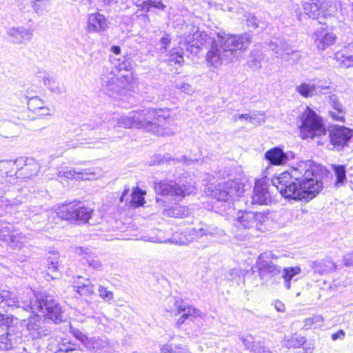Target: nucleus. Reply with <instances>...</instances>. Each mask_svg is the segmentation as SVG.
<instances>
[{
  "instance_id": "37",
  "label": "nucleus",
  "mask_w": 353,
  "mask_h": 353,
  "mask_svg": "<svg viewBox=\"0 0 353 353\" xmlns=\"http://www.w3.org/2000/svg\"><path fill=\"white\" fill-rule=\"evenodd\" d=\"M43 83L51 92L55 94H60L65 92V88L63 83L50 77H44Z\"/></svg>"
},
{
  "instance_id": "46",
  "label": "nucleus",
  "mask_w": 353,
  "mask_h": 353,
  "mask_svg": "<svg viewBox=\"0 0 353 353\" xmlns=\"http://www.w3.org/2000/svg\"><path fill=\"white\" fill-rule=\"evenodd\" d=\"M43 105H44L43 101L41 100L37 96L28 98V101H27L28 108L30 110L32 111L34 113L37 110H39Z\"/></svg>"
},
{
  "instance_id": "33",
  "label": "nucleus",
  "mask_w": 353,
  "mask_h": 353,
  "mask_svg": "<svg viewBox=\"0 0 353 353\" xmlns=\"http://www.w3.org/2000/svg\"><path fill=\"white\" fill-rule=\"evenodd\" d=\"M138 116V114H134L132 111L128 114L119 117L117 119L115 128H136V125L139 124L137 122Z\"/></svg>"
},
{
  "instance_id": "58",
  "label": "nucleus",
  "mask_w": 353,
  "mask_h": 353,
  "mask_svg": "<svg viewBox=\"0 0 353 353\" xmlns=\"http://www.w3.org/2000/svg\"><path fill=\"white\" fill-rule=\"evenodd\" d=\"M176 343L168 342L160 346L161 353H175L176 348Z\"/></svg>"
},
{
  "instance_id": "43",
  "label": "nucleus",
  "mask_w": 353,
  "mask_h": 353,
  "mask_svg": "<svg viewBox=\"0 0 353 353\" xmlns=\"http://www.w3.org/2000/svg\"><path fill=\"white\" fill-rule=\"evenodd\" d=\"M26 216H29L30 218H32L34 216H37V214H41L43 216H50L49 219L51 216H54V211H45L43 210L42 208L40 206H32L29 208L26 212Z\"/></svg>"
},
{
  "instance_id": "35",
  "label": "nucleus",
  "mask_w": 353,
  "mask_h": 353,
  "mask_svg": "<svg viewBox=\"0 0 353 353\" xmlns=\"http://www.w3.org/2000/svg\"><path fill=\"white\" fill-rule=\"evenodd\" d=\"M189 209L185 206L175 205L165 209L163 214L174 218H183L190 214Z\"/></svg>"
},
{
  "instance_id": "31",
  "label": "nucleus",
  "mask_w": 353,
  "mask_h": 353,
  "mask_svg": "<svg viewBox=\"0 0 353 353\" xmlns=\"http://www.w3.org/2000/svg\"><path fill=\"white\" fill-rule=\"evenodd\" d=\"M76 252L84 255L83 257L90 267L97 270H101L102 264L101 261L97 256L93 255L88 248L79 247L76 249Z\"/></svg>"
},
{
  "instance_id": "12",
  "label": "nucleus",
  "mask_w": 353,
  "mask_h": 353,
  "mask_svg": "<svg viewBox=\"0 0 353 353\" xmlns=\"http://www.w3.org/2000/svg\"><path fill=\"white\" fill-rule=\"evenodd\" d=\"M169 302L174 304L175 308L166 309L167 311L170 312H175L174 314H180L181 316L177 319L176 325L180 327L183 324L186 320L190 319L194 321L196 318L201 316V312L196 307L190 305L182 300H176L174 299H170Z\"/></svg>"
},
{
  "instance_id": "60",
  "label": "nucleus",
  "mask_w": 353,
  "mask_h": 353,
  "mask_svg": "<svg viewBox=\"0 0 353 353\" xmlns=\"http://www.w3.org/2000/svg\"><path fill=\"white\" fill-rule=\"evenodd\" d=\"M330 116L336 121H343L345 118V111L330 110Z\"/></svg>"
},
{
  "instance_id": "51",
  "label": "nucleus",
  "mask_w": 353,
  "mask_h": 353,
  "mask_svg": "<svg viewBox=\"0 0 353 353\" xmlns=\"http://www.w3.org/2000/svg\"><path fill=\"white\" fill-rule=\"evenodd\" d=\"M50 255L49 256L48 259V268L50 271L53 272L57 270L58 259L59 257V254L57 252L55 251L50 252Z\"/></svg>"
},
{
  "instance_id": "13",
  "label": "nucleus",
  "mask_w": 353,
  "mask_h": 353,
  "mask_svg": "<svg viewBox=\"0 0 353 353\" xmlns=\"http://www.w3.org/2000/svg\"><path fill=\"white\" fill-rule=\"evenodd\" d=\"M26 326L29 335L33 340L41 339L48 336L51 331L46 326L42 317L38 314L28 318Z\"/></svg>"
},
{
  "instance_id": "1",
  "label": "nucleus",
  "mask_w": 353,
  "mask_h": 353,
  "mask_svg": "<svg viewBox=\"0 0 353 353\" xmlns=\"http://www.w3.org/2000/svg\"><path fill=\"white\" fill-rule=\"evenodd\" d=\"M185 28L190 30V33L180 36L181 38L179 43L181 49L170 54V61L175 63L180 64L183 61L184 49L194 52V48L199 49L207 46L210 47L206 54L208 65L219 68L224 61L232 62L238 59L252 41L248 34L232 35L219 32L214 36H209L191 25H186Z\"/></svg>"
},
{
  "instance_id": "26",
  "label": "nucleus",
  "mask_w": 353,
  "mask_h": 353,
  "mask_svg": "<svg viewBox=\"0 0 353 353\" xmlns=\"http://www.w3.org/2000/svg\"><path fill=\"white\" fill-rule=\"evenodd\" d=\"M86 347L88 349L101 351L103 353H113V349L105 337H90L86 342Z\"/></svg>"
},
{
  "instance_id": "7",
  "label": "nucleus",
  "mask_w": 353,
  "mask_h": 353,
  "mask_svg": "<svg viewBox=\"0 0 353 353\" xmlns=\"http://www.w3.org/2000/svg\"><path fill=\"white\" fill-rule=\"evenodd\" d=\"M194 186L185 183L181 179L174 180H162L154 185V190L157 194L170 196L174 201H181L186 195L194 192Z\"/></svg>"
},
{
  "instance_id": "50",
  "label": "nucleus",
  "mask_w": 353,
  "mask_h": 353,
  "mask_svg": "<svg viewBox=\"0 0 353 353\" xmlns=\"http://www.w3.org/2000/svg\"><path fill=\"white\" fill-rule=\"evenodd\" d=\"M305 342L304 337L294 335L286 341L285 346L288 348H297L303 345Z\"/></svg>"
},
{
  "instance_id": "32",
  "label": "nucleus",
  "mask_w": 353,
  "mask_h": 353,
  "mask_svg": "<svg viewBox=\"0 0 353 353\" xmlns=\"http://www.w3.org/2000/svg\"><path fill=\"white\" fill-rule=\"evenodd\" d=\"M48 347L50 350L54 352H66L72 350V345L68 341L61 337L51 338Z\"/></svg>"
},
{
  "instance_id": "34",
  "label": "nucleus",
  "mask_w": 353,
  "mask_h": 353,
  "mask_svg": "<svg viewBox=\"0 0 353 353\" xmlns=\"http://www.w3.org/2000/svg\"><path fill=\"white\" fill-rule=\"evenodd\" d=\"M23 164H24L23 170L27 177L35 176L39 172L41 166L39 162L35 159L32 158H28L26 160L23 159V162L22 163H19L18 167Z\"/></svg>"
},
{
  "instance_id": "38",
  "label": "nucleus",
  "mask_w": 353,
  "mask_h": 353,
  "mask_svg": "<svg viewBox=\"0 0 353 353\" xmlns=\"http://www.w3.org/2000/svg\"><path fill=\"white\" fill-rule=\"evenodd\" d=\"M76 210L77 221L85 223L88 222L89 219H91V216L93 213L92 209L85 208L81 205V203H77Z\"/></svg>"
},
{
  "instance_id": "30",
  "label": "nucleus",
  "mask_w": 353,
  "mask_h": 353,
  "mask_svg": "<svg viewBox=\"0 0 353 353\" xmlns=\"http://www.w3.org/2000/svg\"><path fill=\"white\" fill-rule=\"evenodd\" d=\"M82 279H83V277L79 276L77 281H74V288L81 296H90L94 294V285L89 279H85L84 282H81Z\"/></svg>"
},
{
  "instance_id": "16",
  "label": "nucleus",
  "mask_w": 353,
  "mask_h": 353,
  "mask_svg": "<svg viewBox=\"0 0 353 353\" xmlns=\"http://www.w3.org/2000/svg\"><path fill=\"white\" fill-rule=\"evenodd\" d=\"M330 143L337 149L347 144L352 137V131L347 128L340 125L332 126L329 131Z\"/></svg>"
},
{
  "instance_id": "42",
  "label": "nucleus",
  "mask_w": 353,
  "mask_h": 353,
  "mask_svg": "<svg viewBox=\"0 0 353 353\" xmlns=\"http://www.w3.org/2000/svg\"><path fill=\"white\" fill-rule=\"evenodd\" d=\"M323 318L321 315H315L312 317L307 318L304 322V328L310 329L312 327L319 328L323 326Z\"/></svg>"
},
{
  "instance_id": "9",
  "label": "nucleus",
  "mask_w": 353,
  "mask_h": 353,
  "mask_svg": "<svg viewBox=\"0 0 353 353\" xmlns=\"http://www.w3.org/2000/svg\"><path fill=\"white\" fill-rule=\"evenodd\" d=\"M278 256L270 251L261 254L256 261V268L261 279L264 283L269 282L271 279L281 272V268L274 263Z\"/></svg>"
},
{
  "instance_id": "25",
  "label": "nucleus",
  "mask_w": 353,
  "mask_h": 353,
  "mask_svg": "<svg viewBox=\"0 0 353 353\" xmlns=\"http://www.w3.org/2000/svg\"><path fill=\"white\" fill-rule=\"evenodd\" d=\"M7 239L2 242H5L12 248H18L19 250L24 248L25 243L28 241V237L21 232H18L14 230L12 225L10 233L8 234Z\"/></svg>"
},
{
  "instance_id": "2",
  "label": "nucleus",
  "mask_w": 353,
  "mask_h": 353,
  "mask_svg": "<svg viewBox=\"0 0 353 353\" xmlns=\"http://www.w3.org/2000/svg\"><path fill=\"white\" fill-rule=\"evenodd\" d=\"M319 170V165L313 161H300L292 167L290 171L274 176L272 183L286 199L308 201L323 189Z\"/></svg>"
},
{
  "instance_id": "55",
  "label": "nucleus",
  "mask_w": 353,
  "mask_h": 353,
  "mask_svg": "<svg viewBox=\"0 0 353 353\" xmlns=\"http://www.w3.org/2000/svg\"><path fill=\"white\" fill-rule=\"evenodd\" d=\"M329 103L332 107L331 110L344 111L343 105L339 101L336 95L332 94L329 96Z\"/></svg>"
},
{
  "instance_id": "14",
  "label": "nucleus",
  "mask_w": 353,
  "mask_h": 353,
  "mask_svg": "<svg viewBox=\"0 0 353 353\" xmlns=\"http://www.w3.org/2000/svg\"><path fill=\"white\" fill-rule=\"evenodd\" d=\"M328 86L322 83L320 80L310 79L307 82L296 85L295 90L303 98H312L321 94L323 90H327Z\"/></svg>"
},
{
  "instance_id": "45",
  "label": "nucleus",
  "mask_w": 353,
  "mask_h": 353,
  "mask_svg": "<svg viewBox=\"0 0 353 353\" xmlns=\"http://www.w3.org/2000/svg\"><path fill=\"white\" fill-rule=\"evenodd\" d=\"M17 321L12 316L0 314V327L2 330H8Z\"/></svg>"
},
{
  "instance_id": "52",
  "label": "nucleus",
  "mask_w": 353,
  "mask_h": 353,
  "mask_svg": "<svg viewBox=\"0 0 353 353\" xmlns=\"http://www.w3.org/2000/svg\"><path fill=\"white\" fill-rule=\"evenodd\" d=\"M98 292L99 296L106 302L112 301L114 298V293L102 285L99 286Z\"/></svg>"
},
{
  "instance_id": "48",
  "label": "nucleus",
  "mask_w": 353,
  "mask_h": 353,
  "mask_svg": "<svg viewBox=\"0 0 353 353\" xmlns=\"http://www.w3.org/2000/svg\"><path fill=\"white\" fill-rule=\"evenodd\" d=\"M142 11L148 12L151 8L159 10H163L165 6L162 3L161 0H147L146 3H141Z\"/></svg>"
},
{
  "instance_id": "54",
  "label": "nucleus",
  "mask_w": 353,
  "mask_h": 353,
  "mask_svg": "<svg viewBox=\"0 0 353 353\" xmlns=\"http://www.w3.org/2000/svg\"><path fill=\"white\" fill-rule=\"evenodd\" d=\"M111 62L117 68L118 70H127L129 67V63L125 61H121L120 59L115 57L114 56L111 57Z\"/></svg>"
},
{
  "instance_id": "24",
  "label": "nucleus",
  "mask_w": 353,
  "mask_h": 353,
  "mask_svg": "<svg viewBox=\"0 0 353 353\" xmlns=\"http://www.w3.org/2000/svg\"><path fill=\"white\" fill-rule=\"evenodd\" d=\"M23 162V159L21 158L19 159H17L15 161L12 160H3L0 161V175L3 176V174H6V177H8L9 175V182L10 183H14L17 181V178L14 177V176L12 174L14 171L10 170L18 169V164L22 163Z\"/></svg>"
},
{
  "instance_id": "18",
  "label": "nucleus",
  "mask_w": 353,
  "mask_h": 353,
  "mask_svg": "<svg viewBox=\"0 0 353 353\" xmlns=\"http://www.w3.org/2000/svg\"><path fill=\"white\" fill-rule=\"evenodd\" d=\"M95 173L90 168H62L59 167L57 168V176L59 178L64 177L66 179H77V180H89L92 178L90 176L94 175Z\"/></svg>"
},
{
  "instance_id": "15",
  "label": "nucleus",
  "mask_w": 353,
  "mask_h": 353,
  "mask_svg": "<svg viewBox=\"0 0 353 353\" xmlns=\"http://www.w3.org/2000/svg\"><path fill=\"white\" fill-rule=\"evenodd\" d=\"M34 30L31 28H26L22 26H12L6 30L8 41L15 45L25 43L32 39Z\"/></svg>"
},
{
  "instance_id": "61",
  "label": "nucleus",
  "mask_w": 353,
  "mask_h": 353,
  "mask_svg": "<svg viewBox=\"0 0 353 353\" xmlns=\"http://www.w3.org/2000/svg\"><path fill=\"white\" fill-rule=\"evenodd\" d=\"M171 39L170 36L165 34L160 40V44L161 45V51L165 52L167 47L170 45Z\"/></svg>"
},
{
  "instance_id": "21",
  "label": "nucleus",
  "mask_w": 353,
  "mask_h": 353,
  "mask_svg": "<svg viewBox=\"0 0 353 353\" xmlns=\"http://www.w3.org/2000/svg\"><path fill=\"white\" fill-rule=\"evenodd\" d=\"M336 40V37L332 32H327L325 30H318L315 33L314 43L319 50L323 51L332 46Z\"/></svg>"
},
{
  "instance_id": "39",
  "label": "nucleus",
  "mask_w": 353,
  "mask_h": 353,
  "mask_svg": "<svg viewBox=\"0 0 353 353\" xmlns=\"http://www.w3.org/2000/svg\"><path fill=\"white\" fill-rule=\"evenodd\" d=\"M304 12L310 18H317L320 14V6L317 2H305L303 3Z\"/></svg>"
},
{
  "instance_id": "17",
  "label": "nucleus",
  "mask_w": 353,
  "mask_h": 353,
  "mask_svg": "<svg viewBox=\"0 0 353 353\" xmlns=\"http://www.w3.org/2000/svg\"><path fill=\"white\" fill-rule=\"evenodd\" d=\"M110 22L99 12L90 13L87 15L85 30L89 33H101L108 30Z\"/></svg>"
},
{
  "instance_id": "56",
  "label": "nucleus",
  "mask_w": 353,
  "mask_h": 353,
  "mask_svg": "<svg viewBox=\"0 0 353 353\" xmlns=\"http://www.w3.org/2000/svg\"><path fill=\"white\" fill-rule=\"evenodd\" d=\"M174 87L176 89L180 90L181 92L188 94H190L192 92H193V89L192 86L188 83H185L183 81H176L175 83Z\"/></svg>"
},
{
  "instance_id": "41",
  "label": "nucleus",
  "mask_w": 353,
  "mask_h": 353,
  "mask_svg": "<svg viewBox=\"0 0 353 353\" xmlns=\"http://www.w3.org/2000/svg\"><path fill=\"white\" fill-rule=\"evenodd\" d=\"M31 6L37 14H41L50 10V1L33 0L31 1Z\"/></svg>"
},
{
  "instance_id": "29",
  "label": "nucleus",
  "mask_w": 353,
  "mask_h": 353,
  "mask_svg": "<svg viewBox=\"0 0 353 353\" xmlns=\"http://www.w3.org/2000/svg\"><path fill=\"white\" fill-rule=\"evenodd\" d=\"M310 267L314 273L325 274L330 273L335 270L336 264L330 259L321 260L319 261H312Z\"/></svg>"
},
{
  "instance_id": "59",
  "label": "nucleus",
  "mask_w": 353,
  "mask_h": 353,
  "mask_svg": "<svg viewBox=\"0 0 353 353\" xmlns=\"http://www.w3.org/2000/svg\"><path fill=\"white\" fill-rule=\"evenodd\" d=\"M241 340H242L243 343H244L245 346L248 349H250L252 352V350L257 347L258 343H256L255 341H254L253 337L250 335L243 336L241 338Z\"/></svg>"
},
{
  "instance_id": "23",
  "label": "nucleus",
  "mask_w": 353,
  "mask_h": 353,
  "mask_svg": "<svg viewBox=\"0 0 353 353\" xmlns=\"http://www.w3.org/2000/svg\"><path fill=\"white\" fill-rule=\"evenodd\" d=\"M76 205L77 203H70L59 206L57 210L54 212L52 219H54V216H57L58 219L62 220L77 221Z\"/></svg>"
},
{
  "instance_id": "49",
  "label": "nucleus",
  "mask_w": 353,
  "mask_h": 353,
  "mask_svg": "<svg viewBox=\"0 0 353 353\" xmlns=\"http://www.w3.org/2000/svg\"><path fill=\"white\" fill-rule=\"evenodd\" d=\"M18 200L11 201L8 199H0V208H5L6 212L12 213L18 208Z\"/></svg>"
},
{
  "instance_id": "20",
  "label": "nucleus",
  "mask_w": 353,
  "mask_h": 353,
  "mask_svg": "<svg viewBox=\"0 0 353 353\" xmlns=\"http://www.w3.org/2000/svg\"><path fill=\"white\" fill-rule=\"evenodd\" d=\"M270 201V195L268 192L266 183L263 180L256 181L252 203L253 204L263 205L268 204Z\"/></svg>"
},
{
  "instance_id": "36",
  "label": "nucleus",
  "mask_w": 353,
  "mask_h": 353,
  "mask_svg": "<svg viewBox=\"0 0 353 353\" xmlns=\"http://www.w3.org/2000/svg\"><path fill=\"white\" fill-rule=\"evenodd\" d=\"M334 59L344 68L353 67V54H350L347 49L337 52Z\"/></svg>"
},
{
  "instance_id": "64",
  "label": "nucleus",
  "mask_w": 353,
  "mask_h": 353,
  "mask_svg": "<svg viewBox=\"0 0 353 353\" xmlns=\"http://www.w3.org/2000/svg\"><path fill=\"white\" fill-rule=\"evenodd\" d=\"M343 263L346 266L353 265V251L343 256Z\"/></svg>"
},
{
  "instance_id": "4",
  "label": "nucleus",
  "mask_w": 353,
  "mask_h": 353,
  "mask_svg": "<svg viewBox=\"0 0 353 353\" xmlns=\"http://www.w3.org/2000/svg\"><path fill=\"white\" fill-rule=\"evenodd\" d=\"M243 185L236 181L219 182L213 188H208V192L216 201L213 205V210L230 219L235 214V208L231 201L239 199L243 193Z\"/></svg>"
},
{
  "instance_id": "3",
  "label": "nucleus",
  "mask_w": 353,
  "mask_h": 353,
  "mask_svg": "<svg viewBox=\"0 0 353 353\" xmlns=\"http://www.w3.org/2000/svg\"><path fill=\"white\" fill-rule=\"evenodd\" d=\"M27 299L21 298L19 301L18 298L8 290L0 291V307L4 309L9 307H22L26 310H30L33 314L41 312L54 322L59 323L62 320V310L60 305L53 300L52 297L43 292H34L29 290L26 294Z\"/></svg>"
},
{
  "instance_id": "5",
  "label": "nucleus",
  "mask_w": 353,
  "mask_h": 353,
  "mask_svg": "<svg viewBox=\"0 0 353 353\" xmlns=\"http://www.w3.org/2000/svg\"><path fill=\"white\" fill-rule=\"evenodd\" d=\"M134 114H138L137 129H142L158 136L173 134L174 128L169 125L171 120L170 109L145 108L133 111Z\"/></svg>"
},
{
  "instance_id": "57",
  "label": "nucleus",
  "mask_w": 353,
  "mask_h": 353,
  "mask_svg": "<svg viewBox=\"0 0 353 353\" xmlns=\"http://www.w3.org/2000/svg\"><path fill=\"white\" fill-rule=\"evenodd\" d=\"M71 332L77 339L81 341L86 347V342L90 338H88L86 335H85L83 332H81L80 330L77 329H74L71 327Z\"/></svg>"
},
{
  "instance_id": "62",
  "label": "nucleus",
  "mask_w": 353,
  "mask_h": 353,
  "mask_svg": "<svg viewBox=\"0 0 353 353\" xmlns=\"http://www.w3.org/2000/svg\"><path fill=\"white\" fill-rule=\"evenodd\" d=\"M9 336V333H7V336H5L2 335L0 336V347L1 348L9 349L12 347V343H10V340L8 338Z\"/></svg>"
},
{
  "instance_id": "44",
  "label": "nucleus",
  "mask_w": 353,
  "mask_h": 353,
  "mask_svg": "<svg viewBox=\"0 0 353 353\" xmlns=\"http://www.w3.org/2000/svg\"><path fill=\"white\" fill-rule=\"evenodd\" d=\"M144 194L145 192L139 189L134 190L131 194V206L136 208L142 205L144 203Z\"/></svg>"
},
{
  "instance_id": "27",
  "label": "nucleus",
  "mask_w": 353,
  "mask_h": 353,
  "mask_svg": "<svg viewBox=\"0 0 353 353\" xmlns=\"http://www.w3.org/2000/svg\"><path fill=\"white\" fill-rule=\"evenodd\" d=\"M301 270L299 266L288 267L283 269L281 276L283 279V285L286 290H290L292 283L296 282L297 279L296 276L301 274Z\"/></svg>"
},
{
  "instance_id": "40",
  "label": "nucleus",
  "mask_w": 353,
  "mask_h": 353,
  "mask_svg": "<svg viewBox=\"0 0 353 353\" xmlns=\"http://www.w3.org/2000/svg\"><path fill=\"white\" fill-rule=\"evenodd\" d=\"M332 168L336 176L335 185H343L346 180V170L343 165H332Z\"/></svg>"
},
{
  "instance_id": "6",
  "label": "nucleus",
  "mask_w": 353,
  "mask_h": 353,
  "mask_svg": "<svg viewBox=\"0 0 353 353\" xmlns=\"http://www.w3.org/2000/svg\"><path fill=\"white\" fill-rule=\"evenodd\" d=\"M299 130L303 139L325 134L322 118L310 107H307L300 117Z\"/></svg>"
},
{
  "instance_id": "8",
  "label": "nucleus",
  "mask_w": 353,
  "mask_h": 353,
  "mask_svg": "<svg viewBox=\"0 0 353 353\" xmlns=\"http://www.w3.org/2000/svg\"><path fill=\"white\" fill-rule=\"evenodd\" d=\"M228 220L232 219L234 225L239 229L245 230L263 231L264 225L269 221L268 212H253L250 211H239Z\"/></svg>"
},
{
  "instance_id": "53",
  "label": "nucleus",
  "mask_w": 353,
  "mask_h": 353,
  "mask_svg": "<svg viewBox=\"0 0 353 353\" xmlns=\"http://www.w3.org/2000/svg\"><path fill=\"white\" fill-rule=\"evenodd\" d=\"M12 224L1 221L0 222V241L7 239L8 234L10 233Z\"/></svg>"
},
{
  "instance_id": "19",
  "label": "nucleus",
  "mask_w": 353,
  "mask_h": 353,
  "mask_svg": "<svg viewBox=\"0 0 353 353\" xmlns=\"http://www.w3.org/2000/svg\"><path fill=\"white\" fill-rule=\"evenodd\" d=\"M188 230L190 234V239H192V241L204 236H213L216 234H221L222 232L221 230H219L218 228L215 226L203 223L196 227L188 228Z\"/></svg>"
},
{
  "instance_id": "22",
  "label": "nucleus",
  "mask_w": 353,
  "mask_h": 353,
  "mask_svg": "<svg viewBox=\"0 0 353 353\" xmlns=\"http://www.w3.org/2000/svg\"><path fill=\"white\" fill-rule=\"evenodd\" d=\"M271 49L275 52L278 57L285 61L297 60L299 58V52L292 50L287 44L271 43Z\"/></svg>"
},
{
  "instance_id": "63",
  "label": "nucleus",
  "mask_w": 353,
  "mask_h": 353,
  "mask_svg": "<svg viewBox=\"0 0 353 353\" xmlns=\"http://www.w3.org/2000/svg\"><path fill=\"white\" fill-rule=\"evenodd\" d=\"M247 26L250 28L256 29L258 28V21L256 17L253 15L249 14L246 19Z\"/></svg>"
},
{
  "instance_id": "28",
  "label": "nucleus",
  "mask_w": 353,
  "mask_h": 353,
  "mask_svg": "<svg viewBox=\"0 0 353 353\" xmlns=\"http://www.w3.org/2000/svg\"><path fill=\"white\" fill-rule=\"evenodd\" d=\"M265 157L272 165H280L288 161L287 155L279 148L269 150L265 154Z\"/></svg>"
},
{
  "instance_id": "10",
  "label": "nucleus",
  "mask_w": 353,
  "mask_h": 353,
  "mask_svg": "<svg viewBox=\"0 0 353 353\" xmlns=\"http://www.w3.org/2000/svg\"><path fill=\"white\" fill-rule=\"evenodd\" d=\"M132 81V76H117L112 71L105 70L101 74V86L106 92L121 93L123 90H128Z\"/></svg>"
},
{
  "instance_id": "47",
  "label": "nucleus",
  "mask_w": 353,
  "mask_h": 353,
  "mask_svg": "<svg viewBox=\"0 0 353 353\" xmlns=\"http://www.w3.org/2000/svg\"><path fill=\"white\" fill-rule=\"evenodd\" d=\"M263 59V55L259 50L252 52L250 59L249 61L250 66L253 69H259L261 68V63Z\"/></svg>"
},
{
  "instance_id": "11",
  "label": "nucleus",
  "mask_w": 353,
  "mask_h": 353,
  "mask_svg": "<svg viewBox=\"0 0 353 353\" xmlns=\"http://www.w3.org/2000/svg\"><path fill=\"white\" fill-rule=\"evenodd\" d=\"M157 234L154 236L143 235L141 239L144 241H149L156 243H174L178 245H186L192 242L190 239V232L188 228L184 231H176L170 237V232L164 233L159 230H157Z\"/></svg>"
}]
</instances>
